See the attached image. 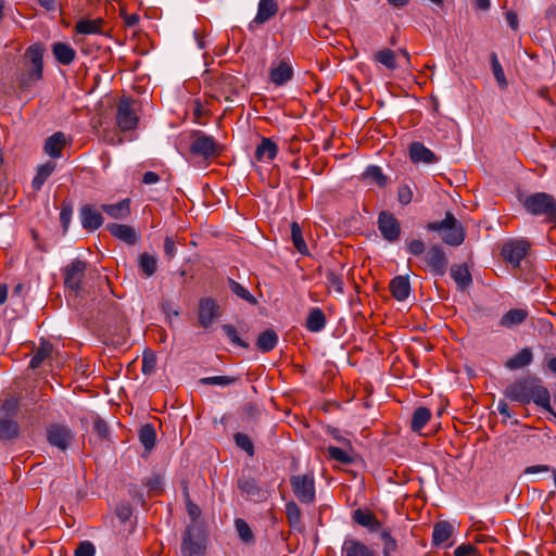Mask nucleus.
<instances>
[{
    "label": "nucleus",
    "instance_id": "obj_1",
    "mask_svg": "<svg viewBox=\"0 0 556 556\" xmlns=\"http://www.w3.org/2000/svg\"><path fill=\"white\" fill-rule=\"evenodd\" d=\"M504 395L520 404L534 403L538 407H549L551 393L539 377L528 375L510 383Z\"/></svg>",
    "mask_w": 556,
    "mask_h": 556
},
{
    "label": "nucleus",
    "instance_id": "obj_2",
    "mask_svg": "<svg viewBox=\"0 0 556 556\" xmlns=\"http://www.w3.org/2000/svg\"><path fill=\"white\" fill-rule=\"evenodd\" d=\"M43 53L45 47L42 43H34L26 49L24 70L18 75V85L22 89H29L42 79Z\"/></svg>",
    "mask_w": 556,
    "mask_h": 556
},
{
    "label": "nucleus",
    "instance_id": "obj_3",
    "mask_svg": "<svg viewBox=\"0 0 556 556\" xmlns=\"http://www.w3.org/2000/svg\"><path fill=\"white\" fill-rule=\"evenodd\" d=\"M97 319L102 323L105 331L112 337H116V342H122L126 339L128 331L126 320L118 304L113 299H109L103 303Z\"/></svg>",
    "mask_w": 556,
    "mask_h": 556
},
{
    "label": "nucleus",
    "instance_id": "obj_4",
    "mask_svg": "<svg viewBox=\"0 0 556 556\" xmlns=\"http://www.w3.org/2000/svg\"><path fill=\"white\" fill-rule=\"evenodd\" d=\"M426 229L438 232L442 241L452 247H459L466 237L464 226L450 211L445 213L442 220L428 223Z\"/></svg>",
    "mask_w": 556,
    "mask_h": 556
},
{
    "label": "nucleus",
    "instance_id": "obj_5",
    "mask_svg": "<svg viewBox=\"0 0 556 556\" xmlns=\"http://www.w3.org/2000/svg\"><path fill=\"white\" fill-rule=\"evenodd\" d=\"M523 208L533 216H543L545 222H556V199L546 192H535L521 200Z\"/></svg>",
    "mask_w": 556,
    "mask_h": 556
},
{
    "label": "nucleus",
    "instance_id": "obj_6",
    "mask_svg": "<svg viewBox=\"0 0 556 556\" xmlns=\"http://www.w3.org/2000/svg\"><path fill=\"white\" fill-rule=\"evenodd\" d=\"M206 551V538L201 527L187 526L181 539L182 556H203Z\"/></svg>",
    "mask_w": 556,
    "mask_h": 556
},
{
    "label": "nucleus",
    "instance_id": "obj_7",
    "mask_svg": "<svg viewBox=\"0 0 556 556\" xmlns=\"http://www.w3.org/2000/svg\"><path fill=\"white\" fill-rule=\"evenodd\" d=\"M290 484L295 497L303 504L315 501V480L313 473L296 475L290 478Z\"/></svg>",
    "mask_w": 556,
    "mask_h": 556
},
{
    "label": "nucleus",
    "instance_id": "obj_8",
    "mask_svg": "<svg viewBox=\"0 0 556 556\" xmlns=\"http://www.w3.org/2000/svg\"><path fill=\"white\" fill-rule=\"evenodd\" d=\"M192 155L201 156L208 160L219 154L218 143L212 136H207L202 131H195L192 136V141L189 147Z\"/></svg>",
    "mask_w": 556,
    "mask_h": 556
},
{
    "label": "nucleus",
    "instance_id": "obj_9",
    "mask_svg": "<svg viewBox=\"0 0 556 556\" xmlns=\"http://www.w3.org/2000/svg\"><path fill=\"white\" fill-rule=\"evenodd\" d=\"M424 262L433 276H444L448 268V257L440 244H432L424 255Z\"/></svg>",
    "mask_w": 556,
    "mask_h": 556
},
{
    "label": "nucleus",
    "instance_id": "obj_10",
    "mask_svg": "<svg viewBox=\"0 0 556 556\" xmlns=\"http://www.w3.org/2000/svg\"><path fill=\"white\" fill-rule=\"evenodd\" d=\"M135 101L123 97L117 105L116 124L123 131L132 130L137 127L139 118L135 110Z\"/></svg>",
    "mask_w": 556,
    "mask_h": 556
},
{
    "label": "nucleus",
    "instance_id": "obj_11",
    "mask_svg": "<svg viewBox=\"0 0 556 556\" xmlns=\"http://www.w3.org/2000/svg\"><path fill=\"white\" fill-rule=\"evenodd\" d=\"M87 263L83 260L76 258L72 261L64 269V286L66 289L74 292L76 295L81 289V282L85 278Z\"/></svg>",
    "mask_w": 556,
    "mask_h": 556
},
{
    "label": "nucleus",
    "instance_id": "obj_12",
    "mask_svg": "<svg viewBox=\"0 0 556 556\" xmlns=\"http://www.w3.org/2000/svg\"><path fill=\"white\" fill-rule=\"evenodd\" d=\"M378 229L382 238L388 242H395L401 235V224L399 219L389 211H382L378 215Z\"/></svg>",
    "mask_w": 556,
    "mask_h": 556
},
{
    "label": "nucleus",
    "instance_id": "obj_13",
    "mask_svg": "<svg viewBox=\"0 0 556 556\" xmlns=\"http://www.w3.org/2000/svg\"><path fill=\"white\" fill-rule=\"evenodd\" d=\"M530 249L527 240H514L505 243L502 248L501 255L514 267H519L521 261L526 257Z\"/></svg>",
    "mask_w": 556,
    "mask_h": 556
},
{
    "label": "nucleus",
    "instance_id": "obj_14",
    "mask_svg": "<svg viewBox=\"0 0 556 556\" xmlns=\"http://www.w3.org/2000/svg\"><path fill=\"white\" fill-rule=\"evenodd\" d=\"M243 87L240 79L230 73H220L214 81V88L219 91L226 101H232V97Z\"/></svg>",
    "mask_w": 556,
    "mask_h": 556
},
{
    "label": "nucleus",
    "instance_id": "obj_15",
    "mask_svg": "<svg viewBox=\"0 0 556 556\" xmlns=\"http://www.w3.org/2000/svg\"><path fill=\"white\" fill-rule=\"evenodd\" d=\"M47 439L51 445L65 451L73 440V433L71 429L65 426L51 425L47 429Z\"/></svg>",
    "mask_w": 556,
    "mask_h": 556
},
{
    "label": "nucleus",
    "instance_id": "obj_16",
    "mask_svg": "<svg viewBox=\"0 0 556 556\" xmlns=\"http://www.w3.org/2000/svg\"><path fill=\"white\" fill-rule=\"evenodd\" d=\"M218 315V305L214 299L203 298L200 300L198 320L203 328L207 329Z\"/></svg>",
    "mask_w": 556,
    "mask_h": 556
},
{
    "label": "nucleus",
    "instance_id": "obj_17",
    "mask_svg": "<svg viewBox=\"0 0 556 556\" xmlns=\"http://www.w3.org/2000/svg\"><path fill=\"white\" fill-rule=\"evenodd\" d=\"M79 217L83 228L88 231H94L103 224L101 213L90 204H85L80 207Z\"/></svg>",
    "mask_w": 556,
    "mask_h": 556
},
{
    "label": "nucleus",
    "instance_id": "obj_18",
    "mask_svg": "<svg viewBox=\"0 0 556 556\" xmlns=\"http://www.w3.org/2000/svg\"><path fill=\"white\" fill-rule=\"evenodd\" d=\"M408 152L409 159L414 164H434L439 160L430 149L419 141L412 142L408 147Z\"/></svg>",
    "mask_w": 556,
    "mask_h": 556
},
{
    "label": "nucleus",
    "instance_id": "obj_19",
    "mask_svg": "<svg viewBox=\"0 0 556 556\" xmlns=\"http://www.w3.org/2000/svg\"><path fill=\"white\" fill-rule=\"evenodd\" d=\"M352 519L355 523L367 528L369 532H379L381 530L380 521L377 519L376 515L368 509H355Z\"/></svg>",
    "mask_w": 556,
    "mask_h": 556
},
{
    "label": "nucleus",
    "instance_id": "obj_20",
    "mask_svg": "<svg viewBox=\"0 0 556 556\" xmlns=\"http://www.w3.org/2000/svg\"><path fill=\"white\" fill-rule=\"evenodd\" d=\"M389 289L395 300L400 302L407 300L410 293L409 277L407 275L395 276L391 279Z\"/></svg>",
    "mask_w": 556,
    "mask_h": 556
},
{
    "label": "nucleus",
    "instance_id": "obj_21",
    "mask_svg": "<svg viewBox=\"0 0 556 556\" xmlns=\"http://www.w3.org/2000/svg\"><path fill=\"white\" fill-rule=\"evenodd\" d=\"M106 228L113 237L124 241L129 245H134L138 240L136 230L129 225L111 223L106 226Z\"/></svg>",
    "mask_w": 556,
    "mask_h": 556
},
{
    "label": "nucleus",
    "instance_id": "obj_22",
    "mask_svg": "<svg viewBox=\"0 0 556 556\" xmlns=\"http://www.w3.org/2000/svg\"><path fill=\"white\" fill-rule=\"evenodd\" d=\"M529 317V312L525 308H510L501 317L498 324L506 329H513L522 325Z\"/></svg>",
    "mask_w": 556,
    "mask_h": 556
},
{
    "label": "nucleus",
    "instance_id": "obj_23",
    "mask_svg": "<svg viewBox=\"0 0 556 556\" xmlns=\"http://www.w3.org/2000/svg\"><path fill=\"white\" fill-rule=\"evenodd\" d=\"M238 489L247 495L248 498L261 501L265 498V493L258 486L256 480L251 477H241L238 479Z\"/></svg>",
    "mask_w": 556,
    "mask_h": 556
},
{
    "label": "nucleus",
    "instance_id": "obj_24",
    "mask_svg": "<svg viewBox=\"0 0 556 556\" xmlns=\"http://www.w3.org/2000/svg\"><path fill=\"white\" fill-rule=\"evenodd\" d=\"M450 273L459 290L464 291L472 285V276L467 264H454Z\"/></svg>",
    "mask_w": 556,
    "mask_h": 556
},
{
    "label": "nucleus",
    "instance_id": "obj_25",
    "mask_svg": "<svg viewBox=\"0 0 556 556\" xmlns=\"http://www.w3.org/2000/svg\"><path fill=\"white\" fill-rule=\"evenodd\" d=\"M375 552L366 544L355 539H346L343 542L341 556H375Z\"/></svg>",
    "mask_w": 556,
    "mask_h": 556
},
{
    "label": "nucleus",
    "instance_id": "obj_26",
    "mask_svg": "<svg viewBox=\"0 0 556 556\" xmlns=\"http://www.w3.org/2000/svg\"><path fill=\"white\" fill-rule=\"evenodd\" d=\"M293 77V68L292 66L286 62L281 61L278 66L271 67L269 71V79L276 86H283Z\"/></svg>",
    "mask_w": 556,
    "mask_h": 556
},
{
    "label": "nucleus",
    "instance_id": "obj_27",
    "mask_svg": "<svg viewBox=\"0 0 556 556\" xmlns=\"http://www.w3.org/2000/svg\"><path fill=\"white\" fill-rule=\"evenodd\" d=\"M52 54L62 65H70L76 58L75 49L63 41H56L52 45Z\"/></svg>",
    "mask_w": 556,
    "mask_h": 556
},
{
    "label": "nucleus",
    "instance_id": "obj_28",
    "mask_svg": "<svg viewBox=\"0 0 556 556\" xmlns=\"http://www.w3.org/2000/svg\"><path fill=\"white\" fill-rule=\"evenodd\" d=\"M66 144L65 135L62 131H56L48 137L43 150L51 157L58 159L62 155V150Z\"/></svg>",
    "mask_w": 556,
    "mask_h": 556
},
{
    "label": "nucleus",
    "instance_id": "obj_29",
    "mask_svg": "<svg viewBox=\"0 0 556 556\" xmlns=\"http://www.w3.org/2000/svg\"><path fill=\"white\" fill-rule=\"evenodd\" d=\"M104 20L102 17L87 20L80 18L75 24V31L80 35H101Z\"/></svg>",
    "mask_w": 556,
    "mask_h": 556
},
{
    "label": "nucleus",
    "instance_id": "obj_30",
    "mask_svg": "<svg viewBox=\"0 0 556 556\" xmlns=\"http://www.w3.org/2000/svg\"><path fill=\"white\" fill-rule=\"evenodd\" d=\"M277 144L270 138L262 137L261 142L256 147L254 156L258 162L264 160L273 161L277 156Z\"/></svg>",
    "mask_w": 556,
    "mask_h": 556
},
{
    "label": "nucleus",
    "instance_id": "obj_31",
    "mask_svg": "<svg viewBox=\"0 0 556 556\" xmlns=\"http://www.w3.org/2000/svg\"><path fill=\"white\" fill-rule=\"evenodd\" d=\"M532 362V350L530 348H523L517 354L506 361L505 367L509 370H517L529 366Z\"/></svg>",
    "mask_w": 556,
    "mask_h": 556
},
{
    "label": "nucleus",
    "instance_id": "obj_32",
    "mask_svg": "<svg viewBox=\"0 0 556 556\" xmlns=\"http://www.w3.org/2000/svg\"><path fill=\"white\" fill-rule=\"evenodd\" d=\"M101 210L112 218L124 219L130 214V199L114 204H102Z\"/></svg>",
    "mask_w": 556,
    "mask_h": 556
},
{
    "label": "nucleus",
    "instance_id": "obj_33",
    "mask_svg": "<svg viewBox=\"0 0 556 556\" xmlns=\"http://www.w3.org/2000/svg\"><path fill=\"white\" fill-rule=\"evenodd\" d=\"M278 343V334L274 329H266L261 332L256 339V348L262 353H268L273 351Z\"/></svg>",
    "mask_w": 556,
    "mask_h": 556
},
{
    "label": "nucleus",
    "instance_id": "obj_34",
    "mask_svg": "<svg viewBox=\"0 0 556 556\" xmlns=\"http://www.w3.org/2000/svg\"><path fill=\"white\" fill-rule=\"evenodd\" d=\"M453 533V526L448 521H439L433 527L432 544L435 546L446 543Z\"/></svg>",
    "mask_w": 556,
    "mask_h": 556
},
{
    "label": "nucleus",
    "instance_id": "obj_35",
    "mask_svg": "<svg viewBox=\"0 0 556 556\" xmlns=\"http://www.w3.org/2000/svg\"><path fill=\"white\" fill-rule=\"evenodd\" d=\"M326 326L325 313L319 307H313L306 318L305 327L311 332H319Z\"/></svg>",
    "mask_w": 556,
    "mask_h": 556
},
{
    "label": "nucleus",
    "instance_id": "obj_36",
    "mask_svg": "<svg viewBox=\"0 0 556 556\" xmlns=\"http://www.w3.org/2000/svg\"><path fill=\"white\" fill-rule=\"evenodd\" d=\"M138 438L146 452H151L154 448L156 442L155 427L152 424H146L141 426L138 431Z\"/></svg>",
    "mask_w": 556,
    "mask_h": 556
},
{
    "label": "nucleus",
    "instance_id": "obj_37",
    "mask_svg": "<svg viewBox=\"0 0 556 556\" xmlns=\"http://www.w3.org/2000/svg\"><path fill=\"white\" fill-rule=\"evenodd\" d=\"M277 11L278 5L275 0H261L254 22L257 24H263L273 17Z\"/></svg>",
    "mask_w": 556,
    "mask_h": 556
},
{
    "label": "nucleus",
    "instance_id": "obj_38",
    "mask_svg": "<svg viewBox=\"0 0 556 556\" xmlns=\"http://www.w3.org/2000/svg\"><path fill=\"white\" fill-rule=\"evenodd\" d=\"M431 418V410L425 406L417 407L412 416L410 429L420 432Z\"/></svg>",
    "mask_w": 556,
    "mask_h": 556
},
{
    "label": "nucleus",
    "instance_id": "obj_39",
    "mask_svg": "<svg viewBox=\"0 0 556 556\" xmlns=\"http://www.w3.org/2000/svg\"><path fill=\"white\" fill-rule=\"evenodd\" d=\"M56 165L54 162L49 161L37 168V174L31 181L34 190L38 191L41 189L46 180L52 175Z\"/></svg>",
    "mask_w": 556,
    "mask_h": 556
},
{
    "label": "nucleus",
    "instance_id": "obj_40",
    "mask_svg": "<svg viewBox=\"0 0 556 556\" xmlns=\"http://www.w3.org/2000/svg\"><path fill=\"white\" fill-rule=\"evenodd\" d=\"M53 351V346L51 343L47 341H42L40 345L35 351L30 362L29 367L33 369H36L40 367V365L51 356V353Z\"/></svg>",
    "mask_w": 556,
    "mask_h": 556
},
{
    "label": "nucleus",
    "instance_id": "obj_41",
    "mask_svg": "<svg viewBox=\"0 0 556 556\" xmlns=\"http://www.w3.org/2000/svg\"><path fill=\"white\" fill-rule=\"evenodd\" d=\"M20 433V426L14 419L3 417L0 418V439L12 440Z\"/></svg>",
    "mask_w": 556,
    "mask_h": 556
},
{
    "label": "nucleus",
    "instance_id": "obj_42",
    "mask_svg": "<svg viewBox=\"0 0 556 556\" xmlns=\"http://www.w3.org/2000/svg\"><path fill=\"white\" fill-rule=\"evenodd\" d=\"M138 266L146 277H151L157 269V258L147 252H143L138 257Z\"/></svg>",
    "mask_w": 556,
    "mask_h": 556
},
{
    "label": "nucleus",
    "instance_id": "obj_43",
    "mask_svg": "<svg viewBox=\"0 0 556 556\" xmlns=\"http://www.w3.org/2000/svg\"><path fill=\"white\" fill-rule=\"evenodd\" d=\"M374 61L384 65L388 70L391 71L397 68L396 52L389 48L377 51L374 55Z\"/></svg>",
    "mask_w": 556,
    "mask_h": 556
},
{
    "label": "nucleus",
    "instance_id": "obj_44",
    "mask_svg": "<svg viewBox=\"0 0 556 556\" xmlns=\"http://www.w3.org/2000/svg\"><path fill=\"white\" fill-rule=\"evenodd\" d=\"M326 286L327 289L333 290L338 294L344 293V280L343 274L337 273L333 269L326 270Z\"/></svg>",
    "mask_w": 556,
    "mask_h": 556
},
{
    "label": "nucleus",
    "instance_id": "obj_45",
    "mask_svg": "<svg viewBox=\"0 0 556 556\" xmlns=\"http://www.w3.org/2000/svg\"><path fill=\"white\" fill-rule=\"evenodd\" d=\"M228 286L230 291L237 295L239 299L248 302L249 304L255 305L257 303L256 298L250 293V291L244 288L242 285H240L238 281H236L232 278H228Z\"/></svg>",
    "mask_w": 556,
    "mask_h": 556
},
{
    "label": "nucleus",
    "instance_id": "obj_46",
    "mask_svg": "<svg viewBox=\"0 0 556 556\" xmlns=\"http://www.w3.org/2000/svg\"><path fill=\"white\" fill-rule=\"evenodd\" d=\"M235 527L239 539L245 544H253L255 542L254 534L249 523L241 518L235 520Z\"/></svg>",
    "mask_w": 556,
    "mask_h": 556
},
{
    "label": "nucleus",
    "instance_id": "obj_47",
    "mask_svg": "<svg viewBox=\"0 0 556 556\" xmlns=\"http://www.w3.org/2000/svg\"><path fill=\"white\" fill-rule=\"evenodd\" d=\"M348 447L328 446V456L343 465H350L353 463V457L348 453Z\"/></svg>",
    "mask_w": 556,
    "mask_h": 556
},
{
    "label": "nucleus",
    "instance_id": "obj_48",
    "mask_svg": "<svg viewBox=\"0 0 556 556\" xmlns=\"http://www.w3.org/2000/svg\"><path fill=\"white\" fill-rule=\"evenodd\" d=\"M490 62H491V68L493 72V75L501 88H506L508 83L505 77L504 70L498 61L497 54L495 52H491L490 54Z\"/></svg>",
    "mask_w": 556,
    "mask_h": 556
},
{
    "label": "nucleus",
    "instance_id": "obj_49",
    "mask_svg": "<svg viewBox=\"0 0 556 556\" xmlns=\"http://www.w3.org/2000/svg\"><path fill=\"white\" fill-rule=\"evenodd\" d=\"M363 177L371 179L379 187H386L388 184V177L382 173L381 167L377 165L367 166L363 174Z\"/></svg>",
    "mask_w": 556,
    "mask_h": 556
},
{
    "label": "nucleus",
    "instance_id": "obj_50",
    "mask_svg": "<svg viewBox=\"0 0 556 556\" xmlns=\"http://www.w3.org/2000/svg\"><path fill=\"white\" fill-rule=\"evenodd\" d=\"M291 228V240L293 242L294 248L301 253H307V245L302 236V229L296 222H292L290 225Z\"/></svg>",
    "mask_w": 556,
    "mask_h": 556
},
{
    "label": "nucleus",
    "instance_id": "obj_51",
    "mask_svg": "<svg viewBox=\"0 0 556 556\" xmlns=\"http://www.w3.org/2000/svg\"><path fill=\"white\" fill-rule=\"evenodd\" d=\"M286 515L291 528L299 529L301 526V509L293 501L286 504Z\"/></svg>",
    "mask_w": 556,
    "mask_h": 556
},
{
    "label": "nucleus",
    "instance_id": "obj_52",
    "mask_svg": "<svg viewBox=\"0 0 556 556\" xmlns=\"http://www.w3.org/2000/svg\"><path fill=\"white\" fill-rule=\"evenodd\" d=\"M201 384L205 386H220L226 387L237 382V377L231 376H212L203 377L199 380Z\"/></svg>",
    "mask_w": 556,
    "mask_h": 556
},
{
    "label": "nucleus",
    "instance_id": "obj_53",
    "mask_svg": "<svg viewBox=\"0 0 556 556\" xmlns=\"http://www.w3.org/2000/svg\"><path fill=\"white\" fill-rule=\"evenodd\" d=\"M233 440H235L236 445L240 450L244 451L250 457L254 456V454H255L254 445L248 434L242 433V432H237L233 435Z\"/></svg>",
    "mask_w": 556,
    "mask_h": 556
},
{
    "label": "nucleus",
    "instance_id": "obj_54",
    "mask_svg": "<svg viewBox=\"0 0 556 556\" xmlns=\"http://www.w3.org/2000/svg\"><path fill=\"white\" fill-rule=\"evenodd\" d=\"M222 329L223 331L225 332V334L227 336V338L229 339V341L237 345V346H240V348H243V349H248L249 348V343L243 341L239 336H238V331L236 329V327L233 325H230V324H224L222 325Z\"/></svg>",
    "mask_w": 556,
    "mask_h": 556
},
{
    "label": "nucleus",
    "instance_id": "obj_55",
    "mask_svg": "<svg viewBox=\"0 0 556 556\" xmlns=\"http://www.w3.org/2000/svg\"><path fill=\"white\" fill-rule=\"evenodd\" d=\"M261 416V409L258 405L254 403H245L241 408V417L244 421H256Z\"/></svg>",
    "mask_w": 556,
    "mask_h": 556
},
{
    "label": "nucleus",
    "instance_id": "obj_56",
    "mask_svg": "<svg viewBox=\"0 0 556 556\" xmlns=\"http://www.w3.org/2000/svg\"><path fill=\"white\" fill-rule=\"evenodd\" d=\"M156 362H157V358H156L155 353L152 351H146L143 353V357H142V367H141L142 374L147 375V376L152 375L155 371Z\"/></svg>",
    "mask_w": 556,
    "mask_h": 556
},
{
    "label": "nucleus",
    "instance_id": "obj_57",
    "mask_svg": "<svg viewBox=\"0 0 556 556\" xmlns=\"http://www.w3.org/2000/svg\"><path fill=\"white\" fill-rule=\"evenodd\" d=\"M93 430L94 432L98 434V437L101 439V440H106L109 439V435H110V429H109V426L108 424L105 422V420H103L102 418H100L99 416H97L94 419H93Z\"/></svg>",
    "mask_w": 556,
    "mask_h": 556
},
{
    "label": "nucleus",
    "instance_id": "obj_58",
    "mask_svg": "<svg viewBox=\"0 0 556 556\" xmlns=\"http://www.w3.org/2000/svg\"><path fill=\"white\" fill-rule=\"evenodd\" d=\"M406 250L409 254L414 256H420L426 254V244L422 240L414 239L406 244Z\"/></svg>",
    "mask_w": 556,
    "mask_h": 556
},
{
    "label": "nucleus",
    "instance_id": "obj_59",
    "mask_svg": "<svg viewBox=\"0 0 556 556\" xmlns=\"http://www.w3.org/2000/svg\"><path fill=\"white\" fill-rule=\"evenodd\" d=\"M73 215V207L71 204H63L60 212V223L63 228V232L65 233L70 227L71 218Z\"/></svg>",
    "mask_w": 556,
    "mask_h": 556
},
{
    "label": "nucleus",
    "instance_id": "obj_60",
    "mask_svg": "<svg viewBox=\"0 0 556 556\" xmlns=\"http://www.w3.org/2000/svg\"><path fill=\"white\" fill-rule=\"evenodd\" d=\"M115 514L122 522H127L132 515V507L128 503H121L116 506Z\"/></svg>",
    "mask_w": 556,
    "mask_h": 556
},
{
    "label": "nucleus",
    "instance_id": "obj_61",
    "mask_svg": "<svg viewBox=\"0 0 556 556\" xmlns=\"http://www.w3.org/2000/svg\"><path fill=\"white\" fill-rule=\"evenodd\" d=\"M96 547L90 541H83L75 549L74 556H94Z\"/></svg>",
    "mask_w": 556,
    "mask_h": 556
},
{
    "label": "nucleus",
    "instance_id": "obj_62",
    "mask_svg": "<svg viewBox=\"0 0 556 556\" xmlns=\"http://www.w3.org/2000/svg\"><path fill=\"white\" fill-rule=\"evenodd\" d=\"M397 200L401 204L407 205L413 200V191L407 185H401L397 188Z\"/></svg>",
    "mask_w": 556,
    "mask_h": 556
},
{
    "label": "nucleus",
    "instance_id": "obj_63",
    "mask_svg": "<svg viewBox=\"0 0 556 556\" xmlns=\"http://www.w3.org/2000/svg\"><path fill=\"white\" fill-rule=\"evenodd\" d=\"M163 479L159 473H153L143 480V484L149 488L150 491H161Z\"/></svg>",
    "mask_w": 556,
    "mask_h": 556
},
{
    "label": "nucleus",
    "instance_id": "obj_64",
    "mask_svg": "<svg viewBox=\"0 0 556 556\" xmlns=\"http://www.w3.org/2000/svg\"><path fill=\"white\" fill-rule=\"evenodd\" d=\"M454 556H479L478 549L472 544H462L454 551Z\"/></svg>",
    "mask_w": 556,
    "mask_h": 556
}]
</instances>
